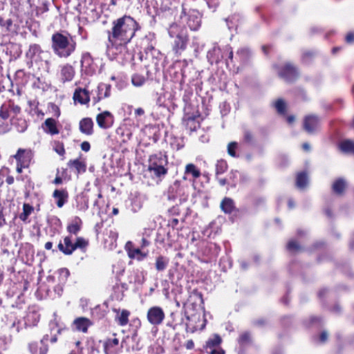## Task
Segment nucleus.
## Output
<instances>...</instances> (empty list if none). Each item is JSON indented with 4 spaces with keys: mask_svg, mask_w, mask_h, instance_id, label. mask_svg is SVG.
<instances>
[{
    "mask_svg": "<svg viewBox=\"0 0 354 354\" xmlns=\"http://www.w3.org/2000/svg\"><path fill=\"white\" fill-rule=\"evenodd\" d=\"M319 119L316 115H308L304 122V128L308 133H313L319 129Z\"/></svg>",
    "mask_w": 354,
    "mask_h": 354,
    "instance_id": "2eb2a0df",
    "label": "nucleus"
},
{
    "mask_svg": "<svg viewBox=\"0 0 354 354\" xmlns=\"http://www.w3.org/2000/svg\"><path fill=\"white\" fill-rule=\"evenodd\" d=\"M274 107L279 113L283 114L286 111V103L281 99L274 102Z\"/></svg>",
    "mask_w": 354,
    "mask_h": 354,
    "instance_id": "c03bdc74",
    "label": "nucleus"
},
{
    "mask_svg": "<svg viewBox=\"0 0 354 354\" xmlns=\"http://www.w3.org/2000/svg\"><path fill=\"white\" fill-rule=\"evenodd\" d=\"M168 33L171 37L174 38L173 51L177 55H181L186 49L189 41L187 29L177 23H173L168 28Z\"/></svg>",
    "mask_w": 354,
    "mask_h": 354,
    "instance_id": "20e7f679",
    "label": "nucleus"
},
{
    "mask_svg": "<svg viewBox=\"0 0 354 354\" xmlns=\"http://www.w3.org/2000/svg\"><path fill=\"white\" fill-rule=\"evenodd\" d=\"M339 148L344 152H352L354 153V142L350 140L342 141L339 145Z\"/></svg>",
    "mask_w": 354,
    "mask_h": 354,
    "instance_id": "e433bc0d",
    "label": "nucleus"
},
{
    "mask_svg": "<svg viewBox=\"0 0 354 354\" xmlns=\"http://www.w3.org/2000/svg\"><path fill=\"white\" fill-rule=\"evenodd\" d=\"M53 183L55 184H56V185H59V184H61L62 183V178L61 177H59V176H57L55 178Z\"/></svg>",
    "mask_w": 354,
    "mask_h": 354,
    "instance_id": "0e129e2a",
    "label": "nucleus"
},
{
    "mask_svg": "<svg viewBox=\"0 0 354 354\" xmlns=\"http://www.w3.org/2000/svg\"><path fill=\"white\" fill-rule=\"evenodd\" d=\"M185 174H191L194 179L198 178L201 176L200 170L192 163H189L186 165Z\"/></svg>",
    "mask_w": 354,
    "mask_h": 354,
    "instance_id": "72a5a7b5",
    "label": "nucleus"
},
{
    "mask_svg": "<svg viewBox=\"0 0 354 354\" xmlns=\"http://www.w3.org/2000/svg\"><path fill=\"white\" fill-rule=\"evenodd\" d=\"M77 42L66 31H56L51 36V48L59 58L67 59L75 51Z\"/></svg>",
    "mask_w": 354,
    "mask_h": 354,
    "instance_id": "f03ea898",
    "label": "nucleus"
},
{
    "mask_svg": "<svg viewBox=\"0 0 354 354\" xmlns=\"http://www.w3.org/2000/svg\"><path fill=\"white\" fill-rule=\"evenodd\" d=\"M59 251L66 255H71L75 251L74 243L72 241L71 236H67L64 238L63 242L60 241L58 244Z\"/></svg>",
    "mask_w": 354,
    "mask_h": 354,
    "instance_id": "dca6fc26",
    "label": "nucleus"
},
{
    "mask_svg": "<svg viewBox=\"0 0 354 354\" xmlns=\"http://www.w3.org/2000/svg\"><path fill=\"white\" fill-rule=\"evenodd\" d=\"M167 160L166 156L161 153L152 155L149 159L148 170L156 177L165 176L167 169L165 167Z\"/></svg>",
    "mask_w": 354,
    "mask_h": 354,
    "instance_id": "39448f33",
    "label": "nucleus"
},
{
    "mask_svg": "<svg viewBox=\"0 0 354 354\" xmlns=\"http://www.w3.org/2000/svg\"><path fill=\"white\" fill-rule=\"evenodd\" d=\"M54 150L60 156H64L65 149L63 143L55 142L54 144Z\"/></svg>",
    "mask_w": 354,
    "mask_h": 354,
    "instance_id": "de8ad7c7",
    "label": "nucleus"
},
{
    "mask_svg": "<svg viewBox=\"0 0 354 354\" xmlns=\"http://www.w3.org/2000/svg\"><path fill=\"white\" fill-rule=\"evenodd\" d=\"M96 121L100 128L105 129L113 124V117L109 111H105L97 115Z\"/></svg>",
    "mask_w": 354,
    "mask_h": 354,
    "instance_id": "4468645a",
    "label": "nucleus"
},
{
    "mask_svg": "<svg viewBox=\"0 0 354 354\" xmlns=\"http://www.w3.org/2000/svg\"><path fill=\"white\" fill-rule=\"evenodd\" d=\"M88 245V241L83 237H77L74 243L75 250L77 249H85Z\"/></svg>",
    "mask_w": 354,
    "mask_h": 354,
    "instance_id": "ea45409f",
    "label": "nucleus"
},
{
    "mask_svg": "<svg viewBox=\"0 0 354 354\" xmlns=\"http://www.w3.org/2000/svg\"><path fill=\"white\" fill-rule=\"evenodd\" d=\"M52 109H53L55 111V115L56 117H57V118H58V117L59 116V115H60V111H59V108H58L56 105L53 104V105H52Z\"/></svg>",
    "mask_w": 354,
    "mask_h": 354,
    "instance_id": "052dcab7",
    "label": "nucleus"
},
{
    "mask_svg": "<svg viewBox=\"0 0 354 354\" xmlns=\"http://www.w3.org/2000/svg\"><path fill=\"white\" fill-rule=\"evenodd\" d=\"M287 249L290 252H295L299 251L301 250V248L295 241L291 240L287 244Z\"/></svg>",
    "mask_w": 354,
    "mask_h": 354,
    "instance_id": "49530a36",
    "label": "nucleus"
},
{
    "mask_svg": "<svg viewBox=\"0 0 354 354\" xmlns=\"http://www.w3.org/2000/svg\"><path fill=\"white\" fill-rule=\"evenodd\" d=\"M150 245V241L145 237H142L140 248L144 250L145 248L148 247Z\"/></svg>",
    "mask_w": 354,
    "mask_h": 354,
    "instance_id": "3c124183",
    "label": "nucleus"
},
{
    "mask_svg": "<svg viewBox=\"0 0 354 354\" xmlns=\"http://www.w3.org/2000/svg\"><path fill=\"white\" fill-rule=\"evenodd\" d=\"M346 187V181L343 178L336 180L332 186L333 190L337 194H341Z\"/></svg>",
    "mask_w": 354,
    "mask_h": 354,
    "instance_id": "2f4dec72",
    "label": "nucleus"
},
{
    "mask_svg": "<svg viewBox=\"0 0 354 354\" xmlns=\"http://www.w3.org/2000/svg\"><path fill=\"white\" fill-rule=\"evenodd\" d=\"M169 264V259L163 256H158L156 259L155 267L157 271L165 270Z\"/></svg>",
    "mask_w": 354,
    "mask_h": 354,
    "instance_id": "7c9ffc66",
    "label": "nucleus"
},
{
    "mask_svg": "<svg viewBox=\"0 0 354 354\" xmlns=\"http://www.w3.org/2000/svg\"><path fill=\"white\" fill-rule=\"evenodd\" d=\"M40 316L36 312H30L29 313L25 320V324L27 326H34L37 324L39 321Z\"/></svg>",
    "mask_w": 354,
    "mask_h": 354,
    "instance_id": "c85d7f7f",
    "label": "nucleus"
},
{
    "mask_svg": "<svg viewBox=\"0 0 354 354\" xmlns=\"http://www.w3.org/2000/svg\"><path fill=\"white\" fill-rule=\"evenodd\" d=\"M308 183V176L306 173L301 172L297 174L296 185L299 189H304Z\"/></svg>",
    "mask_w": 354,
    "mask_h": 354,
    "instance_id": "c9c22d12",
    "label": "nucleus"
},
{
    "mask_svg": "<svg viewBox=\"0 0 354 354\" xmlns=\"http://www.w3.org/2000/svg\"><path fill=\"white\" fill-rule=\"evenodd\" d=\"M148 254H149L148 251H146V252L143 251L142 249H141L139 247V248H135L133 250H129L128 257L132 259H136L138 261H142L145 258H147Z\"/></svg>",
    "mask_w": 354,
    "mask_h": 354,
    "instance_id": "a878e982",
    "label": "nucleus"
},
{
    "mask_svg": "<svg viewBox=\"0 0 354 354\" xmlns=\"http://www.w3.org/2000/svg\"><path fill=\"white\" fill-rule=\"evenodd\" d=\"M140 29L139 24L131 16L124 15L111 22V28L107 30V51L121 53L127 49L137 30ZM117 54L118 52H113Z\"/></svg>",
    "mask_w": 354,
    "mask_h": 354,
    "instance_id": "f257e3e1",
    "label": "nucleus"
},
{
    "mask_svg": "<svg viewBox=\"0 0 354 354\" xmlns=\"http://www.w3.org/2000/svg\"><path fill=\"white\" fill-rule=\"evenodd\" d=\"M182 23L185 22L189 29L193 31L198 30L201 25V15L196 10H189L187 12L183 8L180 16Z\"/></svg>",
    "mask_w": 354,
    "mask_h": 354,
    "instance_id": "423d86ee",
    "label": "nucleus"
},
{
    "mask_svg": "<svg viewBox=\"0 0 354 354\" xmlns=\"http://www.w3.org/2000/svg\"><path fill=\"white\" fill-rule=\"evenodd\" d=\"M73 99L82 104H87L90 101L88 91L85 88L76 89L73 95Z\"/></svg>",
    "mask_w": 354,
    "mask_h": 354,
    "instance_id": "5701e85b",
    "label": "nucleus"
},
{
    "mask_svg": "<svg viewBox=\"0 0 354 354\" xmlns=\"http://www.w3.org/2000/svg\"><path fill=\"white\" fill-rule=\"evenodd\" d=\"M238 143L236 142H231L227 145V153L232 157H237L236 149H237Z\"/></svg>",
    "mask_w": 354,
    "mask_h": 354,
    "instance_id": "a18cd8bd",
    "label": "nucleus"
},
{
    "mask_svg": "<svg viewBox=\"0 0 354 354\" xmlns=\"http://www.w3.org/2000/svg\"><path fill=\"white\" fill-rule=\"evenodd\" d=\"M133 249H135V248L133 247V243L131 241H128L125 245V250L127 252V254H129V250Z\"/></svg>",
    "mask_w": 354,
    "mask_h": 354,
    "instance_id": "4d7b16f0",
    "label": "nucleus"
},
{
    "mask_svg": "<svg viewBox=\"0 0 354 354\" xmlns=\"http://www.w3.org/2000/svg\"><path fill=\"white\" fill-rule=\"evenodd\" d=\"M33 157V152L30 149H19L14 158L21 167H28Z\"/></svg>",
    "mask_w": 354,
    "mask_h": 354,
    "instance_id": "9d476101",
    "label": "nucleus"
},
{
    "mask_svg": "<svg viewBox=\"0 0 354 354\" xmlns=\"http://www.w3.org/2000/svg\"><path fill=\"white\" fill-rule=\"evenodd\" d=\"M221 342V337L218 335H215L206 342L205 348L207 352L209 354H224V351L218 348Z\"/></svg>",
    "mask_w": 354,
    "mask_h": 354,
    "instance_id": "f8f14e48",
    "label": "nucleus"
},
{
    "mask_svg": "<svg viewBox=\"0 0 354 354\" xmlns=\"http://www.w3.org/2000/svg\"><path fill=\"white\" fill-rule=\"evenodd\" d=\"M79 129L82 133L91 136L93 133V122L90 118H84L80 121Z\"/></svg>",
    "mask_w": 354,
    "mask_h": 354,
    "instance_id": "f3484780",
    "label": "nucleus"
},
{
    "mask_svg": "<svg viewBox=\"0 0 354 354\" xmlns=\"http://www.w3.org/2000/svg\"><path fill=\"white\" fill-rule=\"evenodd\" d=\"M165 317V312L160 306L151 307L147 313L148 322L153 326L160 325L163 322Z\"/></svg>",
    "mask_w": 354,
    "mask_h": 354,
    "instance_id": "0eeeda50",
    "label": "nucleus"
},
{
    "mask_svg": "<svg viewBox=\"0 0 354 354\" xmlns=\"http://www.w3.org/2000/svg\"><path fill=\"white\" fill-rule=\"evenodd\" d=\"M119 340L118 338H110L104 343V351L105 354H117Z\"/></svg>",
    "mask_w": 354,
    "mask_h": 354,
    "instance_id": "aec40b11",
    "label": "nucleus"
},
{
    "mask_svg": "<svg viewBox=\"0 0 354 354\" xmlns=\"http://www.w3.org/2000/svg\"><path fill=\"white\" fill-rule=\"evenodd\" d=\"M81 219L75 217L73 222L67 226L68 232L71 234L76 235L81 229Z\"/></svg>",
    "mask_w": 354,
    "mask_h": 354,
    "instance_id": "cd10ccee",
    "label": "nucleus"
},
{
    "mask_svg": "<svg viewBox=\"0 0 354 354\" xmlns=\"http://www.w3.org/2000/svg\"><path fill=\"white\" fill-rule=\"evenodd\" d=\"M11 124L19 133H24L28 128V124L25 119L17 117H12Z\"/></svg>",
    "mask_w": 354,
    "mask_h": 354,
    "instance_id": "393cba45",
    "label": "nucleus"
},
{
    "mask_svg": "<svg viewBox=\"0 0 354 354\" xmlns=\"http://www.w3.org/2000/svg\"><path fill=\"white\" fill-rule=\"evenodd\" d=\"M218 181L221 186H224L227 184V180L225 178H218Z\"/></svg>",
    "mask_w": 354,
    "mask_h": 354,
    "instance_id": "69168bd1",
    "label": "nucleus"
},
{
    "mask_svg": "<svg viewBox=\"0 0 354 354\" xmlns=\"http://www.w3.org/2000/svg\"><path fill=\"white\" fill-rule=\"evenodd\" d=\"M134 113L136 115L140 116L144 115L145 111L142 108H137L136 109H135Z\"/></svg>",
    "mask_w": 354,
    "mask_h": 354,
    "instance_id": "bf43d9fd",
    "label": "nucleus"
},
{
    "mask_svg": "<svg viewBox=\"0 0 354 354\" xmlns=\"http://www.w3.org/2000/svg\"><path fill=\"white\" fill-rule=\"evenodd\" d=\"M82 71L87 75H93L96 71V66L93 59L88 53H84L81 59Z\"/></svg>",
    "mask_w": 354,
    "mask_h": 354,
    "instance_id": "9b49d317",
    "label": "nucleus"
},
{
    "mask_svg": "<svg viewBox=\"0 0 354 354\" xmlns=\"http://www.w3.org/2000/svg\"><path fill=\"white\" fill-rule=\"evenodd\" d=\"M29 350L32 354H36L37 353V344L36 343L30 344Z\"/></svg>",
    "mask_w": 354,
    "mask_h": 354,
    "instance_id": "5fc2aeb1",
    "label": "nucleus"
},
{
    "mask_svg": "<svg viewBox=\"0 0 354 354\" xmlns=\"http://www.w3.org/2000/svg\"><path fill=\"white\" fill-rule=\"evenodd\" d=\"M58 274L59 281L65 283L70 275V272L67 268H64L59 270Z\"/></svg>",
    "mask_w": 354,
    "mask_h": 354,
    "instance_id": "a19ab883",
    "label": "nucleus"
},
{
    "mask_svg": "<svg viewBox=\"0 0 354 354\" xmlns=\"http://www.w3.org/2000/svg\"><path fill=\"white\" fill-rule=\"evenodd\" d=\"M32 209H33L31 205H30L29 204H26V203L24 204V206H23L24 212L19 216L20 219L22 221H26L27 219L28 216L31 213V211Z\"/></svg>",
    "mask_w": 354,
    "mask_h": 354,
    "instance_id": "79ce46f5",
    "label": "nucleus"
},
{
    "mask_svg": "<svg viewBox=\"0 0 354 354\" xmlns=\"http://www.w3.org/2000/svg\"><path fill=\"white\" fill-rule=\"evenodd\" d=\"M68 166L71 168L75 169L77 174L85 172L86 169V164L79 159L70 160Z\"/></svg>",
    "mask_w": 354,
    "mask_h": 354,
    "instance_id": "bb28decb",
    "label": "nucleus"
},
{
    "mask_svg": "<svg viewBox=\"0 0 354 354\" xmlns=\"http://www.w3.org/2000/svg\"><path fill=\"white\" fill-rule=\"evenodd\" d=\"M130 313L127 310H122L116 317V321L120 326H126L129 322Z\"/></svg>",
    "mask_w": 354,
    "mask_h": 354,
    "instance_id": "473e14b6",
    "label": "nucleus"
},
{
    "mask_svg": "<svg viewBox=\"0 0 354 354\" xmlns=\"http://www.w3.org/2000/svg\"><path fill=\"white\" fill-rule=\"evenodd\" d=\"M243 140L245 142L252 144L254 142L253 134L248 130H245L243 133Z\"/></svg>",
    "mask_w": 354,
    "mask_h": 354,
    "instance_id": "09e8293b",
    "label": "nucleus"
},
{
    "mask_svg": "<svg viewBox=\"0 0 354 354\" xmlns=\"http://www.w3.org/2000/svg\"><path fill=\"white\" fill-rule=\"evenodd\" d=\"M6 181L8 185H12L14 183V178L11 176H9L7 177Z\"/></svg>",
    "mask_w": 354,
    "mask_h": 354,
    "instance_id": "e2e57ef3",
    "label": "nucleus"
},
{
    "mask_svg": "<svg viewBox=\"0 0 354 354\" xmlns=\"http://www.w3.org/2000/svg\"><path fill=\"white\" fill-rule=\"evenodd\" d=\"M21 112V107L15 104L14 101L9 100L0 106V122L8 120L10 113L18 114Z\"/></svg>",
    "mask_w": 354,
    "mask_h": 354,
    "instance_id": "6e6552de",
    "label": "nucleus"
},
{
    "mask_svg": "<svg viewBox=\"0 0 354 354\" xmlns=\"http://www.w3.org/2000/svg\"><path fill=\"white\" fill-rule=\"evenodd\" d=\"M279 76L285 81L291 82L298 76L297 68L290 63H286L278 68Z\"/></svg>",
    "mask_w": 354,
    "mask_h": 354,
    "instance_id": "1a4fd4ad",
    "label": "nucleus"
},
{
    "mask_svg": "<svg viewBox=\"0 0 354 354\" xmlns=\"http://www.w3.org/2000/svg\"><path fill=\"white\" fill-rule=\"evenodd\" d=\"M250 339V335L249 333H243L241 336H240V338H239V341L241 342V343H245L246 342H248Z\"/></svg>",
    "mask_w": 354,
    "mask_h": 354,
    "instance_id": "864d4df0",
    "label": "nucleus"
},
{
    "mask_svg": "<svg viewBox=\"0 0 354 354\" xmlns=\"http://www.w3.org/2000/svg\"><path fill=\"white\" fill-rule=\"evenodd\" d=\"M287 121L289 124L292 123L295 121V117L293 115H290L287 118Z\"/></svg>",
    "mask_w": 354,
    "mask_h": 354,
    "instance_id": "774afa93",
    "label": "nucleus"
},
{
    "mask_svg": "<svg viewBox=\"0 0 354 354\" xmlns=\"http://www.w3.org/2000/svg\"><path fill=\"white\" fill-rule=\"evenodd\" d=\"M73 325L77 331L86 333L88 328L92 325V322L89 319L81 317L75 319Z\"/></svg>",
    "mask_w": 354,
    "mask_h": 354,
    "instance_id": "6ab92c4d",
    "label": "nucleus"
},
{
    "mask_svg": "<svg viewBox=\"0 0 354 354\" xmlns=\"http://www.w3.org/2000/svg\"><path fill=\"white\" fill-rule=\"evenodd\" d=\"M221 209L226 214H230L234 209V201L230 198H225L221 203Z\"/></svg>",
    "mask_w": 354,
    "mask_h": 354,
    "instance_id": "c756f323",
    "label": "nucleus"
},
{
    "mask_svg": "<svg viewBox=\"0 0 354 354\" xmlns=\"http://www.w3.org/2000/svg\"><path fill=\"white\" fill-rule=\"evenodd\" d=\"M44 131L50 135H56L59 133L57 127V122L52 118H47L42 124Z\"/></svg>",
    "mask_w": 354,
    "mask_h": 354,
    "instance_id": "412c9836",
    "label": "nucleus"
},
{
    "mask_svg": "<svg viewBox=\"0 0 354 354\" xmlns=\"http://www.w3.org/2000/svg\"><path fill=\"white\" fill-rule=\"evenodd\" d=\"M53 197L55 200L57 206L61 208L67 202L68 194L66 189H55L53 192Z\"/></svg>",
    "mask_w": 354,
    "mask_h": 354,
    "instance_id": "a211bd4d",
    "label": "nucleus"
},
{
    "mask_svg": "<svg viewBox=\"0 0 354 354\" xmlns=\"http://www.w3.org/2000/svg\"><path fill=\"white\" fill-rule=\"evenodd\" d=\"M146 77L138 73H135L131 76V83L134 86L140 87L146 82Z\"/></svg>",
    "mask_w": 354,
    "mask_h": 354,
    "instance_id": "f704fd0d",
    "label": "nucleus"
},
{
    "mask_svg": "<svg viewBox=\"0 0 354 354\" xmlns=\"http://www.w3.org/2000/svg\"><path fill=\"white\" fill-rule=\"evenodd\" d=\"M52 247H53V243L50 242V241L46 242L45 244V246H44L46 250H51Z\"/></svg>",
    "mask_w": 354,
    "mask_h": 354,
    "instance_id": "338daca9",
    "label": "nucleus"
},
{
    "mask_svg": "<svg viewBox=\"0 0 354 354\" xmlns=\"http://www.w3.org/2000/svg\"><path fill=\"white\" fill-rule=\"evenodd\" d=\"M75 71L68 63L60 66V80L63 83L71 82L75 76Z\"/></svg>",
    "mask_w": 354,
    "mask_h": 354,
    "instance_id": "ddd939ff",
    "label": "nucleus"
},
{
    "mask_svg": "<svg viewBox=\"0 0 354 354\" xmlns=\"http://www.w3.org/2000/svg\"><path fill=\"white\" fill-rule=\"evenodd\" d=\"M223 51L227 52V55L225 58L223 59L225 60L226 64L228 65L230 62H232L233 61V50L232 48L230 45H226L223 46Z\"/></svg>",
    "mask_w": 354,
    "mask_h": 354,
    "instance_id": "37998d69",
    "label": "nucleus"
},
{
    "mask_svg": "<svg viewBox=\"0 0 354 354\" xmlns=\"http://www.w3.org/2000/svg\"><path fill=\"white\" fill-rule=\"evenodd\" d=\"M91 149V145H90V143L87 141H84L82 144H81V149L84 151H88Z\"/></svg>",
    "mask_w": 354,
    "mask_h": 354,
    "instance_id": "603ef678",
    "label": "nucleus"
},
{
    "mask_svg": "<svg viewBox=\"0 0 354 354\" xmlns=\"http://www.w3.org/2000/svg\"><path fill=\"white\" fill-rule=\"evenodd\" d=\"M50 56V53L42 50L39 44H32L26 53L27 65L33 71H37L49 73L51 66Z\"/></svg>",
    "mask_w": 354,
    "mask_h": 354,
    "instance_id": "7ed1b4c3",
    "label": "nucleus"
},
{
    "mask_svg": "<svg viewBox=\"0 0 354 354\" xmlns=\"http://www.w3.org/2000/svg\"><path fill=\"white\" fill-rule=\"evenodd\" d=\"M111 86L105 83H100L97 86V97L95 102L109 97L111 95Z\"/></svg>",
    "mask_w": 354,
    "mask_h": 354,
    "instance_id": "b1692460",
    "label": "nucleus"
},
{
    "mask_svg": "<svg viewBox=\"0 0 354 354\" xmlns=\"http://www.w3.org/2000/svg\"><path fill=\"white\" fill-rule=\"evenodd\" d=\"M11 129V125L8 123L0 122V135L9 132Z\"/></svg>",
    "mask_w": 354,
    "mask_h": 354,
    "instance_id": "8fccbe9b",
    "label": "nucleus"
},
{
    "mask_svg": "<svg viewBox=\"0 0 354 354\" xmlns=\"http://www.w3.org/2000/svg\"><path fill=\"white\" fill-rule=\"evenodd\" d=\"M227 169V164L223 160H218L216 165V174L220 175L226 171Z\"/></svg>",
    "mask_w": 354,
    "mask_h": 354,
    "instance_id": "58836bf2",
    "label": "nucleus"
},
{
    "mask_svg": "<svg viewBox=\"0 0 354 354\" xmlns=\"http://www.w3.org/2000/svg\"><path fill=\"white\" fill-rule=\"evenodd\" d=\"M48 351V347L46 345L43 346L39 349V354H46Z\"/></svg>",
    "mask_w": 354,
    "mask_h": 354,
    "instance_id": "680f3d73",
    "label": "nucleus"
},
{
    "mask_svg": "<svg viewBox=\"0 0 354 354\" xmlns=\"http://www.w3.org/2000/svg\"><path fill=\"white\" fill-rule=\"evenodd\" d=\"M236 55L241 62H246L250 55V51L248 48H241L237 50Z\"/></svg>",
    "mask_w": 354,
    "mask_h": 354,
    "instance_id": "4c0bfd02",
    "label": "nucleus"
},
{
    "mask_svg": "<svg viewBox=\"0 0 354 354\" xmlns=\"http://www.w3.org/2000/svg\"><path fill=\"white\" fill-rule=\"evenodd\" d=\"M207 57L209 62L218 63L225 58V55L222 53V49L219 46H214L207 53Z\"/></svg>",
    "mask_w": 354,
    "mask_h": 354,
    "instance_id": "4be33fe9",
    "label": "nucleus"
},
{
    "mask_svg": "<svg viewBox=\"0 0 354 354\" xmlns=\"http://www.w3.org/2000/svg\"><path fill=\"white\" fill-rule=\"evenodd\" d=\"M346 41L348 44L354 42V32H349L346 37Z\"/></svg>",
    "mask_w": 354,
    "mask_h": 354,
    "instance_id": "6e6d98bb",
    "label": "nucleus"
},
{
    "mask_svg": "<svg viewBox=\"0 0 354 354\" xmlns=\"http://www.w3.org/2000/svg\"><path fill=\"white\" fill-rule=\"evenodd\" d=\"M328 338V334L326 332H322L319 336V341L321 342H325Z\"/></svg>",
    "mask_w": 354,
    "mask_h": 354,
    "instance_id": "13d9d810",
    "label": "nucleus"
}]
</instances>
